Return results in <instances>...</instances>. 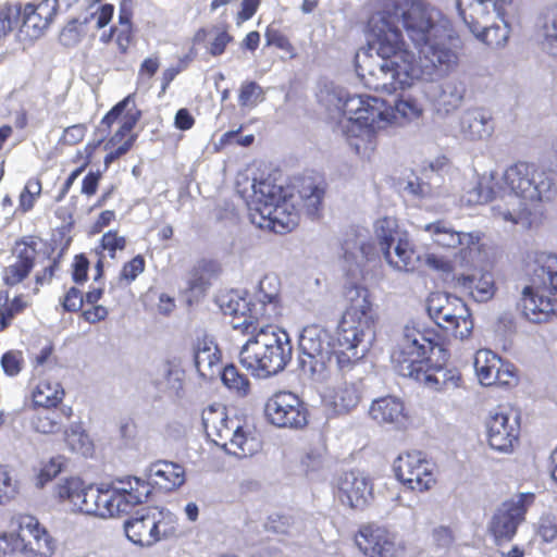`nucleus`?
Masks as SVG:
<instances>
[{
    "instance_id": "nucleus-15",
    "label": "nucleus",
    "mask_w": 557,
    "mask_h": 557,
    "mask_svg": "<svg viewBox=\"0 0 557 557\" xmlns=\"http://www.w3.org/2000/svg\"><path fill=\"white\" fill-rule=\"evenodd\" d=\"M355 543L366 557H404L406 552L396 534L373 523L360 527Z\"/></svg>"
},
{
    "instance_id": "nucleus-63",
    "label": "nucleus",
    "mask_w": 557,
    "mask_h": 557,
    "mask_svg": "<svg viewBox=\"0 0 557 557\" xmlns=\"http://www.w3.org/2000/svg\"><path fill=\"white\" fill-rule=\"evenodd\" d=\"M86 135V126L84 124H75L64 129L61 141L64 145H76L81 143Z\"/></svg>"
},
{
    "instance_id": "nucleus-61",
    "label": "nucleus",
    "mask_w": 557,
    "mask_h": 557,
    "mask_svg": "<svg viewBox=\"0 0 557 557\" xmlns=\"http://www.w3.org/2000/svg\"><path fill=\"white\" fill-rule=\"evenodd\" d=\"M126 245V239L123 236H119L117 232L109 231L103 234L101 239V246L104 250L109 251L110 257L114 258L116 250H123Z\"/></svg>"
},
{
    "instance_id": "nucleus-5",
    "label": "nucleus",
    "mask_w": 557,
    "mask_h": 557,
    "mask_svg": "<svg viewBox=\"0 0 557 557\" xmlns=\"http://www.w3.org/2000/svg\"><path fill=\"white\" fill-rule=\"evenodd\" d=\"M442 348L417 327L406 325L391 354L394 370L404 377L412 379L426 387L449 393L462 386L457 369L431 366L430 355Z\"/></svg>"
},
{
    "instance_id": "nucleus-1",
    "label": "nucleus",
    "mask_w": 557,
    "mask_h": 557,
    "mask_svg": "<svg viewBox=\"0 0 557 557\" xmlns=\"http://www.w3.org/2000/svg\"><path fill=\"white\" fill-rule=\"evenodd\" d=\"M369 47L381 58L372 65L357 54V72L366 86L392 94L418 81L431 83L428 96L446 112L456 110L466 87L448 76L459 64V38L451 22L425 0H386L369 18Z\"/></svg>"
},
{
    "instance_id": "nucleus-38",
    "label": "nucleus",
    "mask_w": 557,
    "mask_h": 557,
    "mask_svg": "<svg viewBox=\"0 0 557 557\" xmlns=\"http://www.w3.org/2000/svg\"><path fill=\"white\" fill-rule=\"evenodd\" d=\"M64 396L61 384L50 379L40 380L33 391V401L36 406L49 409L57 407Z\"/></svg>"
},
{
    "instance_id": "nucleus-52",
    "label": "nucleus",
    "mask_w": 557,
    "mask_h": 557,
    "mask_svg": "<svg viewBox=\"0 0 557 557\" xmlns=\"http://www.w3.org/2000/svg\"><path fill=\"white\" fill-rule=\"evenodd\" d=\"M324 468L323 454L318 449L307 451L300 459L301 472L308 478L317 476Z\"/></svg>"
},
{
    "instance_id": "nucleus-64",
    "label": "nucleus",
    "mask_w": 557,
    "mask_h": 557,
    "mask_svg": "<svg viewBox=\"0 0 557 557\" xmlns=\"http://www.w3.org/2000/svg\"><path fill=\"white\" fill-rule=\"evenodd\" d=\"M208 287V282L205 276L198 271L194 270L187 281V289L194 297L203 294Z\"/></svg>"
},
{
    "instance_id": "nucleus-60",
    "label": "nucleus",
    "mask_w": 557,
    "mask_h": 557,
    "mask_svg": "<svg viewBox=\"0 0 557 557\" xmlns=\"http://www.w3.org/2000/svg\"><path fill=\"white\" fill-rule=\"evenodd\" d=\"M145 270V260L141 256H136L131 261L124 264L120 280H124L127 283L133 282L143 271Z\"/></svg>"
},
{
    "instance_id": "nucleus-59",
    "label": "nucleus",
    "mask_w": 557,
    "mask_h": 557,
    "mask_svg": "<svg viewBox=\"0 0 557 557\" xmlns=\"http://www.w3.org/2000/svg\"><path fill=\"white\" fill-rule=\"evenodd\" d=\"M18 14L20 9L16 7H0V38L11 32Z\"/></svg>"
},
{
    "instance_id": "nucleus-62",
    "label": "nucleus",
    "mask_w": 557,
    "mask_h": 557,
    "mask_svg": "<svg viewBox=\"0 0 557 557\" xmlns=\"http://www.w3.org/2000/svg\"><path fill=\"white\" fill-rule=\"evenodd\" d=\"M16 493V484L5 467L0 466V502L9 499Z\"/></svg>"
},
{
    "instance_id": "nucleus-32",
    "label": "nucleus",
    "mask_w": 557,
    "mask_h": 557,
    "mask_svg": "<svg viewBox=\"0 0 557 557\" xmlns=\"http://www.w3.org/2000/svg\"><path fill=\"white\" fill-rule=\"evenodd\" d=\"M343 258L354 273L374 255V246L362 234L349 235L342 245Z\"/></svg>"
},
{
    "instance_id": "nucleus-12",
    "label": "nucleus",
    "mask_w": 557,
    "mask_h": 557,
    "mask_svg": "<svg viewBox=\"0 0 557 557\" xmlns=\"http://www.w3.org/2000/svg\"><path fill=\"white\" fill-rule=\"evenodd\" d=\"M429 317L434 323L460 341L470 337L473 320L467 305L457 296L446 293H433L426 300Z\"/></svg>"
},
{
    "instance_id": "nucleus-41",
    "label": "nucleus",
    "mask_w": 557,
    "mask_h": 557,
    "mask_svg": "<svg viewBox=\"0 0 557 557\" xmlns=\"http://www.w3.org/2000/svg\"><path fill=\"white\" fill-rule=\"evenodd\" d=\"M195 42L208 41L207 49L210 54L216 57L224 52L227 44L232 40V36L227 30L221 27H213L209 30L199 29L194 37Z\"/></svg>"
},
{
    "instance_id": "nucleus-13",
    "label": "nucleus",
    "mask_w": 557,
    "mask_h": 557,
    "mask_svg": "<svg viewBox=\"0 0 557 557\" xmlns=\"http://www.w3.org/2000/svg\"><path fill=\"white\" fill-rule=\"evenodd\" d=\"M394 470L397 479L414 492H426L436 483L434 465L419 450L399 455L394 462Z\"/></svg>"
},
{
    "instance_id": "nucleus-17",
    "label": "nucleus",
    "mask_w": 557,
    "mask_h": 557,
    "mask_svg": "<svg viewBox=\"0 0 557 557\" xmlns=\"http://www.w3.org/2000/svg\"><path fill=\"white\" fill-rule=\"evenodd\" d=\"M534 495L520 493L505 500L494 512L490 530L497 540H510L517 532L518 525L524 520Z\"/></svg>"
},
{
    "instance_id": "nucleus-51",
    "label": "nucleus",
    "mask_w": 557,
    "mask_h": 557,
    "mask_svg": "<svg viewBox=\"0 0 557 557\" xmlns=\"http://www.w3.org/2000/svg\"><path fill=\"white\" fill-rule=\"evenodd\" d=\"M263 90L260 85L255 82H245L242 84L238 95V103L240 107L255 108L263 101Z\"/></svg>"
},
{
    "instance_id": "nucleus-36",
    "label": "nucleus",
    "mask_w": 557,
    "mask_h": 557,
    "mask_svg": "<svg viewBox=\"0 0 557 557\" xmlns=\"http://www.w3.org/2000/svg\"><path fill=\"white\" fill-rule=\"evenodd\" d=\"M156 543L177 537L181 534L178 518L165 508H151Z\"/></svg>"
},
{
    "instance_id": "nucleus-39",
    "label": "nucleus",
    "mask_w": 557,
    "mask_h": 557,
    "mask_svg": "<svg viewBox=\"0 0 557 557\" xmlns=\"http://www.w3.org/2000/svg\"><path fill=\"white\" fill-rule=\"evenodd\" d=\"M373 231L381 251L393 246L397 238L407 234V231L398 225L395 218L384 216L374 222Z\"/></svg>"
},
{
    "instance_id": "nucleus-45",
    "label": "nucleus",
    "mask_w": 557,
    "mask_h": 557,
    "mask_svg": "<svg viewBox=\"0 0 557 557\" xmlns=\"http://www.w3.org/2000/svg\"><path fill=\"white\" fill-rule=\"evenodd\" d=\"M85 483L79 478H67L60 481L55 486V494L62 502L67 504L74 509Z\"/></svg>"
},
{
    "instance_id": "nucleus-37",
    "label": "nucleus",
    "mask_w": 557,
    "mask_h": 557,
    "mask_svg": "<svg viewBox=\"0 0 557 557\" xmlns=\"http://www.w3.org/2000/svg\"><path fill=\"white\" fill-rule=\"evenodd\" d=\"M503 367V360L488 349H480L474 357V369L479 382L484 386H492L493 380Z\"/></svg>"
},
{
    "instance_id": "nucleus-16",
    "label": "nucleus",
    "mask_w": 557,
    "mask_h": 557,
    "mask_svg": "<svg viewBox=\"0 0 557 557\" xmlns=\"http://www.w3.org/2000/svg\"><path fill=\"white\" fill-rule=\"evenodd\" d=\"M487 442L492 449L511 453L518 443L520 417L517 412L505 408L492 410L485 422Z\"/></svg>"
},
{
    "instance_id": "nucleus-42",
    "label": "nucleus",
    "mask_w": 557,
    "mask_h": 557,
    "mask_svg": "<svg viewBox=\"0 0 557 557\" xmlns=\"http://www.w3.org/2000/svg\"><path fill=\"white\" fill-rule=\"evenodd\" d=\"M391 113L395 116L392 119L391 124L404 121H414L422 116L423 106L414 98L401 97L397 99L393 107H387Z\"/></svg>"
},
{
    "instance_id": "nucleus-7",
    "label": "nucleus",
    "mask_w": 557,
    "mask_h": 557,
    "mask_svg": "<svg viewBox=\"0 0 557 557\" xmlns=\"http://www.w3.org/2000/svg\"><path fill=\"white\" fill-rule=\"evenodd\" d=\"M219 307L225 315H231L233 327L249 329L253 323L275 322L282 315L281 280L276 274H265L249 298L238 292L219 296Z\"/></svg>"
},
{
    "instance_id": "nucleus-10",
    "label": "nucleus",
    "mask_w": 557,
    "mask_h": 557,
    "mask_svg": "<svg viewBox=\"0 0 557 557\" xmlns=\"http://www.w3.org/2000/svg\"><path fill=\"white\" fill-rule=\"evenodd\" d=\"M202 423L207 436L230 455L245 458L260 450V442L244 429L237 417L230 418L221 405L205 409Z\"/></svg>"
},
{
    "instance_id": "nucleus-24",
    "label": "nucleus",
    "mask_w": 557,
    "mask_h": 557,
    "mask_svg": "<svg viewBox=\"0 0 557 557\" xmlns=\"http://www.w3.org/2000/svg\"><path fill=\"white\" fill-rule=\"evenodd\" d=\"M12 256L14 258L8 267L4 268L2 278L4 284L14 286L21 283L34 267L37 256L34 242L20 240L15 244Z\"/></svg>"
},
{
    "instance_id": "nucleus-56",
    "label": "nucleus",
    "mask_w": 557,
    "mask_h": 557,
    "mask_svg": "<svg viewBox=\"0 0 557 557\" xmlns=\"http://www.w3.org/2000/svg\"><path fill=\"white\" fill-rule=\"evenodd\" d=\"M1 367L7 375L16 376L24 367V358L22 351H7L1 358Z\"/></svg>"
},
{
    "instance_id": "nucleus-4",
    "label": "nucleus",
    "mask_w": 557,
    "mask_h": 557,
    "mask_svg": "<svg viewBox=\"0 0 557 557\" xmlns=\"http://www.w3.org/2000/svg\"><path fill=\"white\" fill-rule=\"evenodd\" d=\"M506 191L503 200L506 207L493 205L492 216L505 225H520L523 228L534 226V220L522 199L549 202L557 196V186L553 172L540 164L517 162L502 174Z\"/></svg>"
},
{
    "instance_id": "nucleus-57",
    "label": "nucleus",
    "mask_w": 557,
    "mask_h": 557,
    "mask_svg": "<svg viewBox=\"0 0 557 557\" xmlns=\"http://www.w3.org/2000/svg\"><path fill=\"white\" fill-rule=\"evenodd\" d=\"M83 23L79 20H72L69 22L60 34V41L65 47H73L77 45L82 37Z\"/></svg>"
},
{
    "instance_id": "nucleus-40",
    "label": "nucleus",
    "mask_w": 557,
    "mask_h": 557,
    "mask_svg": "<svg viewBox=\"0 0 557 557\" xmlns=\"http://www.w3.org/2000/svg\"><path fill=\"white\" fill-rule=\"evenodd\" d=\"M64 442L72 453L88 457L92 455L94 443L79 423L71 424L64 431Z\"/></svg>"
},
{
    "instance_id": "nucleus-25",
    "label": "nucleus",
    "mask_w": 557,
    "mask_h": 557,
    "mask_svg": "<svg viewBox=\"0 0 557 557\" xmlns=\"http://www.w3.org/2000/svg\"><path fill=\"white\" fill-rule=\"evenodd\" d=\"M494 132L491 114L482 108L465 110L459 117V136L467 141L487 139Z\"/></svg>"
},
{
    "instance_id": "nucleus-34",
    "label": "nucleus",
    "mask_w": 557,
    "mask_h": 557,
    "mask_svg": "<svg viewBox=\"0 0 557 557\" xmlns=\"http://www.w3.org/2000/svg\"><path fill=\"white\" fill-rule=\"evenodd\" d=\"M362 383L360 379L339 383L331 396L332 405L338 413H348L355 409L362 397Z\"/></svg>"
},
{
    "instance_id": "nucleus-43",
    "label": "nucleus",
    "mask_w": 557,
    "mask_h": 557,
    "mask_svg": "<svg viewBox=\"0 0 557 557\" xmlns=\"http://www.w3.org/2000/svg\"><path fill=\"white\" fill-rule=\"evenodd\" d=\"M347 91L333 84L323 86L318 92L319 102L334 115H339Z\"/></svg>"
},
{
    "instance_id": "nucleus-53",
    "label": "nucleus",
    "mask_w": 557,
    "mask_h": 557,
    "mask_svg": "<svg viewBox=\"0 0 557 557\" xmlns=\"http://www.w3.org/2000/svg\"><path fill=\"white\" fill-rule=\"evenodd\" d=\"M542 45L547 54L557 58V10L553 12L552 16L544 25V39Z\"/></svg>"
},
{
    "instance_id": "nucleus-22",
    "label": "nucleus",
    "mask_w": 557,
    "mask_h": 557,
    "mask_svg": "<svg viewBox=\"0 0 557 557\" xmlns=\"http://www.w3.org/2000/svg\"><path fill=\"white\" fill-rule=\"evenodd\" d=\"M339 126L348 145L361 157H369L376 146V133L384 127L362 120H339Z\"/></svg>"
},
{
    "instance_id": "nucleus-18",
    "label": "nucleus",
    "mask_w": 557,
    "mask_h": 557,
    "mask_svg": "<svg viewBox=\"0 0 557 557\" xmlns=\"http://www.w3.org/2000/svg\"><path fill=\"white\" fill-rule=\"evenodd\" d=\"M339 115L341 120L372 121L376 127L391 125V121L395 116L383 100L368 95H350L348 92Z\"/></svg>"
},
{
    "instance_id": "nucleus-2",
    "label": "nucleus",
    "mask_w": 557,
    "mask_h": 557,
    "mask_svg": "<svg viewBox=\"0 0 557 557\" xmlns=\"http://www.w3.org/2000/svg\"><path fill=\"white\" fill-rule=\"evenodd\" d=\"M345 299L347 307L337 329V349H333L330 333L320 325L306 326L299 336L300 367L317 381L326 379L333 355L341 371L351 370L374 341L377 312L368 288L349 285Z\"/></svg>"
},
{
    "instance_id": "nucleus-27",
    "label": "nucleus",
    "mask_w": 557,
    "mask_h": 557,
    "mask_svg": "<svg viewBox=\"0 0 557 557\" xmlns=\"http://www.w3.org/2000/svg\"><path fill=\"white\" fill-rule=\"evenodd\" d=\"M386 263L397 271H413L419 263V256L410 243L408 233L382 250Z\"/></svg>"
},
{
    "instance_id": "nucleus-26",
    "label": "nucleus",
    "mask_w": 557,
    "mask_h": 557,
    "mask_svg": "<svg viewBox=\"0 0 557 557\" xmlns=\"http://www.w3.org/2000/svg\"><path fill=\"white\" fill-rule=\"evenodd\" d=\"M369 416L377 424H391L395 428L403 426L407 420L404 403L395 396L374 399L369 408Z\"/></svg>"
},
{
    "instance_id": "nucleus-33",
    "label": "nucleus",
    "mask_w": 557,
    "mask_h": 557,
    "mask_svg": "<svg viewBox=\"0 0 557 557\" xmlns=\"http://www.w3.org/2000/svg\"><path fill=\"white\" fill-rule=\"evenodd\" d=\"M492 17L473 21V23L469 21L470 18L463 20V22L478 40L488 47L499 48L506 44L509 37V29L505 23L503 25L487 26Z\"/></svg>"
},
{
    "instance_id": "nucleus-49",
    "label": "nucleus",
    "mask_w": 557,
    "mask_h": 557,
    "mask_svg": "<svg viewBox=\"0 0 557 557\" xmlns=\"http://www.w3.org/2000/svg\"><path fill=\"white\" fill-rule=\"evenodd\" d=\"M113 12L114 8L111 4L97 5L96 3H92L89 7L88 13L81 22L83 25L88 24L89 22H95V27L100 29L110 23Z\"/></svg>"
},
{
    "instance_id": "nucleus-23",
    "label": "nucleus",
    "mask_w": 557,
    "mask_h": 557,
    "mask_svg": "<svg viewBox=\"0 0 557 557\" xmlns=\"http://www.w3.org/2000/svg\"><path fill=\"white\" fill-rule=\"evenodd\" d=\"M506 191L502 175L491 172L479 177L478 182L461 197V202L467 206H474L495 200L494 205L506 207L503 195Z\"/></svg>"
},
{
    "instance_id": "nucleus-21",
    "label": "nucleus",
    "mask_w": 557,
    "mask_h": 557,
    "mask_svg": "<svg viewBox=\"0 0 557 557\" xmlns=\"http://www.w3.org/2000/svg\"><path fill=\"white\" fill-rule=\"evenodd\" d=\"M423 231L429 234L432 242L444 248L462 247V250H479L481 235L479 232L462 233L455 231L447 222L436 221L425 224Z\"/></svg>"
},
{
    "instance_id": "nucleus-6",
    "label": "nucleus",
    "mask_w": 557,
    "mask_h": 557,
    "mask_svg": "<svg viewBox=\"0 0 557 557\" xmlns=\"http://www.w3.org/2000/svg\"><path fill=\"white\" fill-rule=\"evenodd\" d=\"M249 335L239 352V362L252 375L265 379L283 371L292 359L293 346L288 334L273 322L253 323L248 330L233 327Z\"/></svg>"
},
{
    "instance_id": "nucleus-8",
    "label": "nucleus",
    "mask_w": 557,
    "mask_h": 557,
    "mask_svg": "<svg viewBox=\"0 0 557 557\" xmlns=\"http://www.w3.org/2000/svg\"><path fill=\"white\" fill-rule=\"evenodd\" d=\"M524 263L531 273V284L522 290V313L533 323L547 322L557 315V299L546 295V292H557V257L529 250Z\"/></svg>"
},
{
    "instance_id": "nucleus-35",
    "label": "nucleus",
    "mask_w": 557,
    "mask_h": 557,
    "mask_svg": "<svg viewBox=\"0 0 557 557\" xmlns=\"http://www.w3.org/2000/svg\"><path fill=\"white\" fill-rule=\"evenodd\" d=\"M220 357L218 355V347L212 343H198L195 355L194 362L197 369V372L205 379H213L215 375L220 374Z\"/></svg>"
},
{
    "instance_id": "nucleus-30",
    "label": "nucleus",
    "mask_w": 557,
    "mask_h": 557,
    "mask_svg": "<svg viewBox=\"0 0 557 557\" xmlns=\"http://www.w3.org/2000/svg\"><path fill=\"white\" fill-rule=\"evenodd\" d=\"M455 287L468 294L478 302L490 300L495 294L494 280L491 273L459 275L455 278Z\"/></svg>"
},
{
    "instance_id": "nucleus-54",
    "label": "nucleus",
    "mask_w": 557,
    "mask_h": 557,
    "mask_svg": "<svg viewBox=\"0 0 557 557\" xmlns=\"http://www.w3.org/2000/svg\"><path fill=\"white\" fill-rule=\"evenodd\" d=\"M138 112L125 114L122 117V125L120 129L112 136L110 141L107 144V147L111 146L113 148L116 145L123 144L129 137L134 140V135L132 134V131L138 121Z\"/></svg>"
},
{
    "instance_id": "nucleus-11",
    "label": "nucleus",
    "mask_w": 557,
    "mask_h": 557,
    "mask_svg": "<svg viewBox=\"0 0 557 557\" xmlns=\"http://www.w3.org/2000/svg\"><path fill=\"white\" fill-rule=\"evenodd\" d=\"M10 531L0 532V557L21 553L25 557H50L55 548L48 531L30 515L11 519Z\"/></svg>"
},
{
    "instance_id": "nucleus-20",
    "label": "nucleus",
    "mask_w": 557,
    "mask_h": 557,
    "mask_svg": "<svg viewBox=\"0 0 557 557\" xmlns=\"http://www.w3.org/2000/svg\"><path fill=\"white\" fill-rule=\"evenodd\" d=\"M55 12V0H41L39 3L25 4L17 15L22 21L20 34L30 40L38 39L48 28Z\"/></svg>"
},
{
    "instance_id": "nucleus-29",
    "label": "nucleus",
    "mask_w": 557,
    "mask_h": 557,
    "mask_svg": "<svg viewBox=\"0 0 557 557\" xmlns=\"http://www.w3.org/2000/svg\"><path fill=\"white\" fill-rule=\"evenodd\" d=\"M511 0H457V8L462 20L480 21L490 16L503 18L504 10Z\"/></svg>"
},
{
    "instance_id": "nucleus-9",
    "label": "nucleus",
    "mask_w": 557,
    "mask_h": 557,
    "mask_svg": "<svg viewBox=\"0 0 557 557\" xmlns=\"http://www.w3.org/2000/svg\"><path fill=\"white\" fill-rule=\"evenodd\" d=\"M150 494V484L137 476L119 479L110 487L85 485L73 510L109 518L127 513L144 503Z\"/></svg>"
},
{
    "instance_id": "nucleus-28",
    "label": "nucleus",
    "mask_w": 557,
    "mask_h": 557,
    "mask_svg": "<svg viewBox=\"0 0 557 557\" xmlns=\"http://www.w3.org/2000/svg\"><path fill=\"white\" fill-rule=\"evenodd\" d=\"M147 478L151 484L172 491L185 483V470L178 463L160 460L149 466Z\"/></svg>"
},
{
    "instance_id": "nucleus-14",
    "label": "nucleus",
    "mask_w": 557,
    "mask_h": 557,
    "mask_svg": "<svg viewBox=\"0 0 557 557\" xmlns=\"http://www.w3.org/2000/svg\"><path fill=\"white\" fill-rule=\"evenodd\" d=\"M265 417L277 428L302 429L308 423L305 403L292 392H277L265 403Z\"/></svg>"
},
{
    "instance_id": "nucleus-19",
    "label": "nucleus",
    "mask_w": 557,
    "mask_h": 557,
    "mask_svg": "<svg viewBox=\"0 0 557 557\" xmlns=\"http://www.w3.org/2000/svg\"><path fill=\"white\" fill-rule=\"evenodd\" d=\"M337 497L343 505L361 510L372 498V485L360 471L345 472L337 480Z\"/></svg>"
},
{
    "instance_id": "nucleus-3",
    "label": "nucleus",
    "mask_w": 557,
    "mask_h": 557,
    "mask_svg": "<svg viewBox=\"0 0 557 557\" xmlns=\"http://www.w3.org/2000/svg\"><path fill=\"white\" fill-rule=\"evenodd\" d=\"M251 190L247 198L251 222L275 233L292 231L298 224L300 210L314 215L324 194L323 189L308 182L293 195L270 180L253 181Z\"/></svg>"
},
{
    "instance_id": "nucleus-55",
    "label": "nucleus",
    "mask_w": 557,
    "mask_h": 557,
    "mask_svg": "<svg viewBox=\"0 0 557 557\" xmlns=\"http://www.w3.org/2000/svg\"><path fill=\"white\" fill-rule=\"evenodd\" d=\"M41 193V183L39 180H29L20 195L18 209L23 212L29 211Z\"/></svg>"
},
{
    "instance_id": "nucleus-58",
    "label": "nucleus",
    "mask_w": 557,
    "mask_h": 557,
    "mask_svg": "<svg viewBox=\"0 0 557 557\" xmlns=\"http://www.w3.org/2000/svg\"><path fill=\"white\" fill-rule=\"evenodd\" d=\"M518 383V376L516 373V369L512 364L503 361V367L499 369L495 379L493 380V385L503 386V387H511Z\"/></svg>"
},
{
    "instance_id": "nucleus-47",
    "label": "nucleus",
    "mask_w": 557,
    "mask_h": 557,
    "mask_svg": "<svg viewBox=\"0 0 557 557\" xmlns=\"http://www.w3.org/2000/svg\"><path fill=\"white\" fill-rule=\"evenodd\" d=\"M220 375L227 388L235 391L240 396L248 394L249 381L244 374L239 373L234 364L226 366L222 371L220 370Z\"/></svg>"
},
{
    "instance_id": "nucleus-50",
    "label": "nucleus",
    "mask_w": 557,
    "mask_h": 557,
    "mask_svg": "<svg viewBox=\"0 0 557 557\" xmlns=\"http://www.w3.org/2000/svg\"><path fill=\"white\" fill-rule=\"evenodd\" d=\"M407 189L416 195L419 196L421 199L425 200V206L428 208H434L436 210L443 211L446 210V203L444 202H435L432 203V200L440 197V193L432 189L430 184L423 183V182H409Z\"/></svg>"
},
{
    "instance_id": "nucleus-48",
    "label": "nucleus",
    "mask_w": 557,
    "mask_h": 557,
    "mask_svg": "<svg viewBox=\"0 0 557 557\" xmlns=\"http://www.w3.org/2000/svg\"><path fill=\"white\" fill-rule=\"evenodd\" d=\"M159 66L160 60L157 55L146 58L141 62L137 74V90L146 92L151 88L152 77L159 70Z\"/></svg>"
},
{
    "instance_id": "nucleus-44",
    "label": "nucleus",
    "mask_w": 557,
    "mask_h": 557,
    "mask_svg": "<svg viewBox=\"0 0 557 557\" xmlns=\"http://www.w3.org/2000/svg\"><path fill=\"white\" fill-rule=\"evenodd\" d=\"M33 429L41 434H54L62 428L61 414L57 411L41 410L32 419Z\"/></svg>"
},
{
    "instance_id": "nucleus-31",
    "label": "nucleus",
    "mask_w": 557,
    "mask_h": 557,
    "mask_svg": "<svg viewBox=\"0 0 557 557\" xmlns=\"http://www.w3.org/2000/svg\"><path fill=\"white\" fill-rule=\"evenodd\" d=\"M151 508L137 512L133 518L125 521L124 530L127 539L140 546H152L156 544L153 532Z\"/></svg>"
},
{
    "instance_id": "nucleus-46",
    "label": "nucleus",
    "mask_w": 557,
    "mask_h": 557,
    "mask_svg": "<svg viewBox=\"0 0 557 557\" xmlns=\"http://www.w3.org/2000/svg\"><path fill=\"white\" fill-rule=\"evenodd\" d=\"M65 462V457L61 455L51 457L47 461H42L35 478L36 486L41 488L52 481L63 470Z\"/></svg>"
}]
</instances>
